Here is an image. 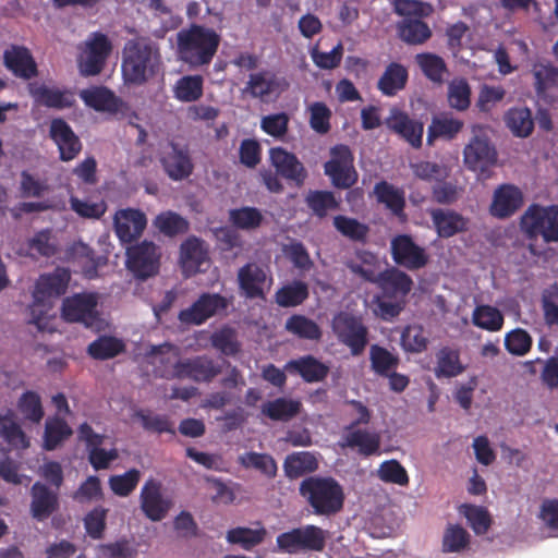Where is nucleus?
<instances>
[{"mask_svg":"<svg viewBox=\"0 0 558 558\" xmlns=\"http://www.w3.org/2000/svg\"><path fill=\"white\" fill-rule=\"evenodd\" d=\"M269 156L272 166L281 175L294 181L298 185L304 182L306 172L295 155L281 147H275L270 149Z\"/></svg>","mask_w":558,"mask_h":558,"instance_id":"nucleus-24","label":"nucleus"},{"mask_svg":"<svg viewBox=\"0 0 558 558\" xmlns=\"http://www.w3.org/2000/svg\"><path fill=\"white\" fill-rule=\"evenodd\" d=\"M203 84L201 75L183 76L173 86L174 98L182 102L196 101L203 95Z\"/></svg>","mask_w":558,"mask_h":558,"instance_id":"nucleus-43","label":"nucleus"},{"mask_svg":"<svg viewBox=\"0 0 558 558\" xmlns=\"http://www.w3.org/2000/svg\"><path fill=\"white\" fill-rule=\"evenodd\" d=\"M68 258L76 264L86 277L93 278L96 275L98 262L87 244L81 241L74 242L68 250Z\"/></svg>","mask_w":558,"mask_h":558,"instance_id":"nucleus-37","label":"nucleus"},{"mask_svg":"<svg viewBox=\"0 0 558 558\" xmlns=\"http://www.w3.org/2000/svg\"><path fill=\"white\" fill-rule=\"evenodd\" d=\"M534 87L538 96L546 97L558 90V69L549 63H536L532 68Z\"/></svg>","mask_w":558,"mask_h":558,"instance_id":"nucleus-36","label":"nucleus"},{"mask_svg":"<svg viewBox=\"0 0 558 558\" xmlns=\"http://www.w3.org/2000/svg\"><path fill=\"white\" fill-rule=\"evenodd\" d=\"M407 80V69L399 63H391L380 76L378 88L384 95L393 96L404 87Z\"/></svg>","mask_w":558,"mask_h":558,"instance_id":"nucleus-38","label":"nucleus"},{"mask_svg":"<svg viewBox=\"0 0 558 558\" xmlns=\"http://www.w3.org/2000/svg\"><path fill=\"white\" fill-rule=\"evenodd\" d=\"M228 301L217 293H203L190 307L179 313V320L184 325H202L210 317L225 311Z\"/></svg>","mask_w":558,"mask_h":558,"instance_id":"nucleus-12","label":"nucleus"},{"mask_svg":"<svg viewBox=\"0 0 558 558\" xmlns=\"http://www.w3.org/2000/svg\"><path fill=\"white\" fill-rule=\"evenodd\" d=\"M177 39L179 58L193 66L208 64L220 41L219 35L214 29L199 25L181 29Z\"/></svg>","mask_w":558,"mask_h":558,"instance_id":"nucleus-3","label":"nucleus"},{"mask_svg":"<svg viewBox=\"0 0 558 558\" xmlns=\"http://www.w3.org/2000/svg\"><path fill=\"white\" fill-rule=\"evenodd\" d=\"M180 378H191L195 381H209L220 373V367L206 356L184 359Z\"/></svg>","mask_w":558,"mask_h":558,"instance_id":"nucleus-30","label":"nucleus"},{"mask_svg":"<svg viewBox=\"0 0 558 558\" xmlns=\"http://www.w3.org/2000/svg\"><path fill=\"white\" fill-rule=\"evenodd\" d=\"M284 327L288 332L302 339L318 340L322 337L318 325L303 315L291 316Z\"/></svg>","mask_w":558,"mask_h":558,"instance_id":"nucleus-46","label":"nucleus"},{"mask_svg":"<svg viewBox=\"0 0 558 558\" xmlns=\"http://www.w3.org/2000/svg\"><path fill=\"white\" fill-rule=\"evenodd\" d=\"M98 302L99 295L92 292L65 298L62 303V317L70 323H82L86 327H94L99 320Z\"/></svg>","mask_w":558,"mask_h":558,"instance_id":"nucleus-9","label":"nucleus"},{"mask_svg":"<svg viewBox=\"0 0 558 558\" xmlns=\"http://www.w3.org/2000/svg\"><path fill=\"white\" fill-rule=\"evenodd\" d=\"M0 437L15 449L27 448L29 441L22 430L21 426L15 420V414L12 410H7L0 413Z\"/></svg>","mask_w":558,"mask_h":558,"instance_id":"nucleus-33","label":"nucleus"},{"mask_svg":"<svg viewBox=\"0 0 558 558\" xmlns=\"http://www.w3.org/2000/svg\"><path fill=\"white\" fill-rule=\"evenodd\" d=\"M325 173L337 187L348 189L355 183L357 174L348 146L339 145L331 149L330 160L325 163Z\"/></svg>","mask_w":558,"mask_h":558,"instance_id":"nucleus-11","label":"nucleus"},{"mask_svg":"<svg viewBox=\"0 0 558 558\" xmlns=\"http://www.w3.org/2000/svg\"><path fill=\"white\" fill-rule=\"evenodd\" d=\"M17 410L24 420L33 423H39L44 417L40 397L34 391H26L20 397Z\"/></svg>","mask_w":558,"mask_h":558,"instance_id":"nucleus-52","label":"nucleus"},{"mask_svg":"<svg viewBox=\"0 0 558 558\" xmlns=\"http://www.w3.org/2000/svg\"><path fill=\"white\" fill-rule=\"evenodd\" d=\"M300 492L316 514L330 515L343 507L344 493L337 481L330 477H310L302 482Z\"/></svg>","mask_w":558,"mask_h":558,"instance_id":"nucleus-4","label":"nucleus"},{"mask_svg":"<svg viewBox=\"0 0 558 558\" xmlns=\"http://www.w3.org/2000/svg\"><path fill=\"white\" fill-rule=\"evenodd\" d=\"M463 161L468 169L477 173L478 179L489 178V169L497 161V151L486 135L485 126H472V138L464 147Z\"/></svg>","mask_w":558,"mask_h":558,"instance_id":"nucleus-5","label":"nucleus"},{"mask_svg":"<svg viewBox=\"0 0 558 558\" xmlns=\"http://www.w3.org/2000/svg\"><path fill=\"white\" fill-rule=\"evenodd\" d=\"M472 324L483 330L496 332L504 326V315L495 306L477 305L472 312Z\"/></svg>","mask_w":558,"mask_h":558,"instance_id":"nucleus-41","label":"nucleus"},{"mask_svg":"<svg viewBox=\"0 0 558 558\" xmlns=\"http://www.w3.org/2000/svg\"><path fill=\"white\" fill-rule=\"evenodd\" d=\"M70 280V274L66 269L58 268L52 274L43 275L36 282L33 293V304L31 305L32 323L38 329H48L47 319L52 317L54 300L65 292Z\"/></svg>","mask_w":558,"mask_h":558,"instance_id":"nucleus-2","label":"nucleus"},{"mask_svg":"<svg viewBox=\"0 0 558 558\" xmlns=\"http://www.w3.org/2000/svg\"><path fill=\"white\" fill-rule=\"evenodd\" d=\"M463 123L453 118L440 117L435 118L428 128L427 142L432 144L436 137L451 138L462 129Z\"/></svg>","mask_w":558,"mask_h":558,"instance_id":"nucleus-54","label":"nucleus"},{"mask_svg":"<svg viewBox=\"0 0 558 558\" xmlns=\"http://www.w3.org/2000/svg\"><path fill=\"white\" fill-rule=\"evenodd\" d=\"M327 538V531L308 524L278 535L277 546L281 551L288 554L322 551Z\"/></svg>","mask_w":558,"mask_h":558,"instance_id":"nucleus-8","label":"nucleus"},{"mask_svg":"<svg viewBox=\"0 0 558 558\" xmlns=\"http://www.w3.org/2000/svg\"><path fill=\"white\" fill-rule=\"evenodd\" d=\"M180 263L185 276H192L208 265V251L203 241L190 238L181 245Z\"/></svg>","mask_w":558,"mask_h":558,"instance_id":"nucleus-21","label":"nucleus"},{"mask_svg":"<svg viewBox=\"0 0 558 558\" xmlns=\"http://www.w3.org/2000/svg\"><path fill=\"white\" fill-rule=\"evenodd\" d=\"M288 87V83L283 77L263 71L250 75L244 92L253 98L267 101L272 97L279 96Z\"/></svg>","mask_w":558,"mask_h":558,"instance_id":"nucleus-16","label":"nucleus"},{"mask_svg":"<svg viewBox=\"0 0 558 558\" xmlns=\"http://www.w3.org/2000/svg\"><path fill=\"white\" fill-rule=\"evenodd\" d=\"M376 316L384 320H391L397 317L405 305V300L397 299L389 295L377 296L374 300Z\"/></svg>","mask_w":558,"mask_h":558,"instance_id":"nucleus-63","label":"nucleus"},{"mask_svg":"<svg viewBox=\"0 0 558 558\" xmlns=\"http://www.w3.org/2000/svg\"><path fill=\"white\" fill-rule=\"evenodd\" d=\"M141 478L138 470L132 469L121 475H113L109 478V485L112 492L121 497L129 496Z\"/></svg>","mask_w":558,"mask_h":558,"instance_id":"nucleus-64","label":"nucleus"},{"mask_svg":"<svg viewBox=\"0 0 558 558\" xmlns=\"http://www.w3.org/2000/svg\"><path fill=\"white\" fill-rule=\"evenodd\" d=\"M113 220L117 236L124 243H130L138 238L147 222L144 213L134 208L118 210Z\"/></svg>","mask_w":558,"mask_h":558,"instance_id":"nucleus-20","label":"nucleus"},{"mask_svg":"<svg viewBox=\"0 0 558 558\" xmlns=\"http://www.w3.org/2000/svg\"><path fill=\"white\" fill-rule=\"evenodd\" d=\"M399 34L402 40L408 44L417 45L426 41L432 32L427 24L418 19H404L399 24Z\"/></svg>","mask_w":558,"mask_h":558,"instance_id":"nucleus-47","label":"nucleus"},{"mask_svg":"<svg viewBox=\"0 0 558 558\" xmlns=\"http://www.w3.org/2000/svg\"><path fill=\"white\" fill-rule=\"evenodd\" d=\"M5 65L17 76L29 78L36 75V63L28 49L13 46L4 52Z\"/></svg>","mask_w":558,"mask_h":558,"instance_id":"nucleus-32","label":"nucleus"},{"mask_svg":"<svg viewBox=\"0 0 558 558\" xmlns=\"http://www.w3.org/2000/svg\"><path fill=\"white\" fill-rule=\"evenodd\" d=\"M229 219L236 228L251 230L260 226L263 215L255 207H242L230 210Z\"/></svg>","mask_w":558,"mask_h":558,"instance_id":"nucleus-58","label":"nucleus"},{"mask_svg":"<svg viewBox=\"0 0 558 558\" xmlns=\"http://www.w3.org/2000/svg\"><path fill=\"white\" fill-rule=\"evenodd\" d=\"M160 162L169 178L174 181L187 178L193 171L187 149L173 143L162 148Z\"/></svg>","mask_w":558,"mask_h":558,"instance_id":"nucleus-17","label":"nucleus"},{"mask_svg":"<svg viewBox=\"0 0 558 558\" xmlns=\"http://www.w3.org/2000/svg\"><path fill=\"white\" fill-rule=\"evenodd\" d=\"M160 252L151 242H142L126 251V267L135 278L145 280L159 269Z\"/></svg>","mask_w":558,"mask_h":558,"instance_id":"nucleus-10","label":"nucleus"},{"mask_svg":"<svg viewBox=\"0 0 558 558\" xmlns=\"http://www.w3.org/2000/svg\"><path fill=\"white\" fill-rule=\"evenodd\" d=\"M239 462L246 469H255L268 477L277 474L275 460L265 453L246 452L239 457Z\"/></svg>","mask_w":558,"mask_h":558,"instance_id":"nucleus-51","label":"nucleus"},{"mask_svg":"<svg viewBox=\"0 0 558 558\" xmlns=\"http://www.w3.org/2000/svg\"><path fill=\"white\" fill-rule=\"evenodd\" d=\"M29 92L35 100L44 106L52 108H66L72 106L73 96L69 92H62L56 88H49L45 85L32 84Z\"/></svg>","mask_w":558,"mask_h":558,"instance_id":"nucleus-34","label":"nucleus"},{"mask_svg":"<svg viewBox=\"0 0 558 558\" xmlns=\"http://www.w3.org/2000/svg\"><path fill=\"white\" fill-rule=\"evenodd\" d=\"M505 123L514 136L527 137L534 128L530 109L515 107L509 109L505 114Z\"/></svg>","mask_w":558,"mask_h":558,"instance_id":"nucleus-39","label":"nucleus"},{"mask_svg":"<svg viewBox=\"0 0 558 558\" xmlns=\"http://www.w3.org/2000/svg\"><path fill=\"white\" fill-rule=\"evenodd\" d=\"M369 360L372 369L381 376L389 375L399 364V357L397 355L377 344L371 347Z\"/></svg>","mask_w":558,"mask_h":558,"instance_id":"nucleus-48","label":"nucleus"},{"mask_svg":"<svg viewBox=\"0 0 558 558\" xmlns=\"http://www.w3.org/2000/svg\"><path fill=\"white\" fill-rule=\"evenodd\" d=\"M58 508V496L41 483H35L32 488L31 511L35 519L43 521L49 518Z\"/></svg>","mask_w":558,"mask_h":558,"instance_id":"nucleus-28","label":"nucleus"},{"mask_svg":"<svg viewBox=\"0 0 558 558\" xmlns=\"http://www.w3.org/2000/svg\"><path fill=\"white\" fill-rule=\"evenodd\" d=\"M308 296V287L305 282L295 280L283 286L276 292V302L283 307L296 306Z\"/></svg>","mask_w":558,"mask_h":558,"instance_id":"nucleus-45","label":"nucleus"},{"mask_svg":"<svg viewBox=\"0 0 558 558\" xmlns=\"http://www.w3.org/2000/svg\"><path fill=\"white\" fill-rule=\"evenodd\" d=\"M376 283L381 288L385 295L403 300H405L413 284L407 274L396 268L384 270Z\"/></svg>","mask_w":558,"mask_h":558,"instance_id":"nucleus-27","label":"nucleus"},{"mask_svg":"<svg viewBox=\"0 0 558 558\" xmlns=\"http://www.w3.org/2000/svg\"><path fill=\"white\" fill-rule=\"evenodd\" d=\"M523 204V195L519 187L505 184L494 193L490 213L498 218H506L513 215Z\"/></svg>","mask_w":558,"mask_h":558,"instance_id":"nucleus-22","label":"nucleus"},{"mask_svg":"<svg viewBox=\"0 0 558 558\" xmlns=\"http://www.w3.org/2000/svg\"><path fill=\"white\" fill-rule=\"evenodd\" d=\"M469 533L460 525L450 524L447 526L442 537V549L445 553H459L469 544Z\"/></svg>","mask_w":558,"mask_h":558,"instance_id":"nucleus-60","label":"nucleus"},{"mask_svg":"<svg viewBox=\"0 0 558 558\" xmlns=\"http://www.w3.org/2000/svg\"><path fill=\"white\" fill-rule=\"evenodd\" d=\"M347 265L353 274L369 282L376 283L384 272L380 258L367 251L357 252Z\"/></svg>","mask_w":558,"mask_h":558,"instance_id":"nucleus-29","label":"nucleus"},{"mask_svg":"<svg viewBox=\"0 0 558 558\" xmlns=\"http://www.w3.org/2000/svg\"><path fill=\"white\" fill-rule=\"evenodd\" d=\"M124 350L122 340L116 337L102 336L88 345V353L97 360L114 357Z\"/></svg>","mask_w":558,"mask_h":558,"instance_id":"nucleus-49","label":"nucleus"},{"mask_svg":"<svg viewBox=\"0 0 558 558\" xmlns=\"http://www.w3.org/2000/svg\"><path fill=\"white\" fill-rule=\"evenodd\" d=\"M377 476L385 483H391L399 486H405L409 484L407 470L393 459L384 461L379 465Z\"/></svg>","mask_w":558,"mask_h":558,"instance_id":"nucleus-59","label":"nucleus"},{"mask_svg":"<svg viewBox=\"0 0 558 558\" xmlns=\"http://www.w3.org/2000/svg\"><path fill=\"white\" fill-rule=\"evenodd\" d=\"M141 507L151 521H160L168 513L171 502L162 496L160 484L148 480L141 490Z\"/></svg>","mask_w":558,"mask_h":558,"instance_id":"nucleus-19","label":"nucleus"},{"mask_svg":"<svg viewBox=\"0 0 558 558\" xmlns=\"http://www.w3.org/2000/svg\"><path fill=\"white\" fill-rule=\"evenodd\" d=\"M159 48L145 39L130 40L123 50L122 76L126 84L143 85L161 70Z\"/></svg>","mask_w":558,"mask_h":558,"instance_id":"nucleus-1","label":"nucleus"},{"mask_svg":"<svg viewBox=\"0 0 558 558\" xmlns=\"http://www.w3.org/2000/svg\"><path fill=\"white\" fill-rule=\"evenodd\" d=\"M145 359L158 376L180 378L183 359L180 357L179 349L174 345L165 343L159 347H151L145 353Z\"/></svg>","mask_w":558,"mask_h":558,"instance_id":"nucleus-14","label":"nucleus"},{"mask_svg":"<svg viewBox=\"0 0 558 558\" xmlns=\"http://www.w3.org/2000/svg\"><path fill=\"white\" fill-rule=\"evenodd\" d=\"M112 44L107 35L100 32L92 33L80 46L77 68L83 76L99 74L110 56Z\"/></svg>","mask_w":558,"mask_h":558,"instance_id":"nucleus-6","label":"nucleus"},{"mask_svg":"<svg viewBox=\"0 0 558 558\" xmlns=\"http://www.w3.org/2000/svg\"><path fill=\"white\" fill-rule=\"evenodd\" d=\"M296 369L307 381H318L327 375V367L312 356H306L288 364Z\"/></svg>","mask_w":558,"mask_h":558,"instance_id":"nucleus-57","label":"nucleus"},{"mask_svg":"<svg viewBox=\"0 0 558 558\" xmlns=\"http://www.w3.org/2000/svg\"><path fill=\"white\" fill-rule=\"evenodd\" d=\"M283 469L290 478H296L317 469V460L311 452H296L288 456Z\"/></svg>","mask_w":558,"mask_h":558,"instance_id":"nucleus-44","label":"nucleus"},{"mask_svg":"<svg viewBox=\"0 0 558 558\" xmlns=\"http://www.w3.org/2000/svg\"><path fill=\"white\" fill-rule=\"evenodd\" d=\"M50 136L57 144L63 161L72 160L81 150V143L72 129L61 119L52 120Z\"/></svg>","mask_w":558,"mask_h":558,"instance_id":"nucleus-23","label":"nucleus"},{"mask_svg":"<svg viewBox=\"0 0 558 558\" xmlns=\"http://www.w3.org/2000/svg\"><path fill=\"white\" fill-rule=\"evenodd\" d=\"M521 227L530 236L541 235L546 243L558 242V205H531L521 218Z\"/></svg>","mask_w":558,"mask_h":558,"instance_id":"nucleus-7","label":"nucleus"},{"mask_svg":"<svg viewBox=\"0 0 558 558\" xmlns=\"http://www.w3.org/2000/svg\"><path fill=\"white\" fill-rule=\"evenodd\" d=\"M401 344L405 351L422 352L427 348L428 338L422 326H408L401 335Z\"/></svg>","mask_w":558,"mask_h":558,"instance_id":"nucleus-61","label":"nucleus"},{"mask_svg":"<svg viewBox=\"0 0 558 558\" xmlns=\"http://www.w3.org/2000/svg\"><path fill=\"white\" fill-rule=\"evenodd\" d=\"M475 534H484L490 526V517L486 509L478 506L464 505L460 508Z\"/></svg>","mask_w":558,"mask_h":558,"instance_id":"nucleus-62","label":"nucleus"},{"mask_svg":"<svg viewBox=\"0 0 558 558\" xmlns=\"http://www.w3.org/2000/svg\"><path fill=\"white\" fill-rule=\"evenodd\" d=\"M377 199L385 204L395 215L400 216L404 207V194L399 189L381 182L375 186Z\"/></svg>","mask_w":558,"mask_h":558,"instance_id":"nucleus-50","label":"nucleus"},{"mask_svg":"<svg viewBox=\"0 0 558 558\" xmlns=\"http://www.w3.org/2000/svg\"><path fill=\"white\" fill-rule=\"evenodd\" d=\"M471 88L464 78H454L448 85L450 107L463 111L470 106Z\"/></svg>","mask_w":558,"mask_h":558,"instance_id":"nucleus-55","label":"nucleus"},{"mask_svg":"<svg viewBox=\"0 0 558 558\" xmlns=\"http://www.w3.org/2000/svg\"><path fill=\"white\" fill-rule=\"evenodd\" d=\"M389 129L403 137L413 147H420L423 137V124L410 119L407 114L392 110L386 121Z\"/></svg>","mask_w":558,"mask_h":558,"instance_id":"nucleus-25","label":"nucleus"},{"mask_svg":"<svg viewBox=\"0 0 558 558\" xmlns=\"http://www.w3.org/2000/svg\"><path fill=\"white\" fill-rule=\"evenodd\" d=\"M393 260L409 269H417L427 263L425 251L416 245L409 235H398L391 240Z\"/></svg>","mask_w":558,"mask_h":558,"instance_id":"nucleus-18","label":"nucleus"},{"mask_svg":"<svg viewBox=\"0 0 558 558\" xmlns=\"http://www.w3.org/2000/svg\"><path fill=\"white\" fill-rule=\"evenodd\" d=\"M423 73L433 82L441 83L447 72L444 60L434 53H418L415 57Z\"/></svg>","mask_w":558,"mask_h":558,"instance_id":"nucleus-53","label":"nucleus"},{"mask_svg":"<svg viewBox=\"0 0 558 558\" xmlns=\"http://www.w3.org/2000/svg\"><path fill=\"white\" fill-rule=\"evenodd\" d=\"M301 409L298 400L288 398H277L267 401L262 405V413L272 421H289L295 416Z\"/></svg>","mask_w":558,"mask_h":558,"instance_id":"nucleus-40","label":"nucleus"},{"mask_svg":"<svg viewBox=\"0 0 558 558\" xmlns=\"http://www.w3.org/2000/svg\"><path fill=\"white\" fill-rule=\"evenodd\" d=\"M436 357L437 363L434 372L437 378L456 377L462 374L465 369L460 361V355L457 350L442 348L438 351Z\"/></svg>","mask_w":558,"mask_h":558,"instance_id":"nucleus-42","label":"nucleus"},{"mask_svg":"<svg viewBox=\"0 0 558 558\" xmlns=\"http://www.w3.org/2000/svg\"><path fill=\"white\" fill-rule=\"evenodd\" d=\"M72 434L68 424L59 417L49 418L45 426V448L53 450Z\"/></svg>","mask_w":558,"mask_h":558,"instance_id":"nucleus-56","label":"nucleus"},{"mask_svg":"<svg viewBox=\"0 0 558 558\" xmlns=\"http://www.w3.org/2000/svg\"><path fill=\"white\" fill-rule=\"evenodd\" d=\"M80 97L86 106L101 112L114 113L121 105V100L106 87L94 86L83 89Z\"/></svg>","mask_w":558,"mask_h":558,"instance_id":"nucleus-26","label":"nucleus"},{"mask_svg":"<svg viewBox=\"0 0 558 558\" xmlns=\"http://www.w3.org/2000/svg\"><path fill=\"white\" fill-rule=\"evenodd\" d=\"M343 447L357 448L365 456L376 453L380 446V435L368 430H352L348 433L341 444Z\"/></svg>","mask_w":558,"mask_h":558,"instance_id":"nucleus-35","label":"nucleus"},{"mask_svg":"<svg viewBox=\"0 0 558 558\" xmlns=\"http://www.w3.org/2000/svg\"><path fill=\"white\" fill-rule=\"evenodd\" d=\"M332 329L339 340L351 349L352 354L357 355L364 350L367 329L359 318L340 313L332 320Z\"/></svg>","mask_w":558,"mask_h":558,"instance_id":"nucleus-13","label":"nucleus"},{"mask_svg":"<svg viewBox=\"0 0 558 558\" xmlns=\"http://www.w3.org/2000/svg\"><path fill=\"white\" fill-rule=\"evenodd\" d=\"M238 282L246 298H264L265 292L270 289L272 278L265 267L248 263L239 269Z\"/></svg>","mask_w":558,"mask_h":558,"instance_id":"nucleus-15","label":"nucleus"},{"mask_svg":"<svg viewBox=\"0 0 558 558\" xmlns=\"http://www.w3.org/2000/svg\"><path fill=\"white\" fill-rule=\"evenodd\" d=\"M430 216L436 231L441 238H450L466 229V219L456 211L434 209L430 211Z\"/></svg>","mask_w":558,"mask_h":558,"instance_id":"nucleus-31","label":"nucleus"}]
</instances>
